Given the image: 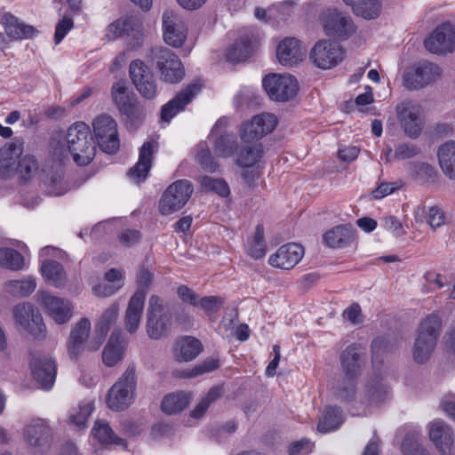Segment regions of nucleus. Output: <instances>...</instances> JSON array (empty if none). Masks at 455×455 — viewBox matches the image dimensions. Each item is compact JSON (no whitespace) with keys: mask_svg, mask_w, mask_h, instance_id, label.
<instances>
[{"mask_svg":"<svg viewBox=\"0 0 455 455\" xmlns=\"http://www.w3.org/2000/svg\"><path fill=\"white\" fill-rule=\"evenodd\" d=\"M221 396V388L219 387H212L207 395L201 399L199 403L196 406V408L191 411L190 415L194 419L201 418L208 410L211 403L215 402L218 398Z\"/></svg>","mask_w":455,"mask_h":455,"instance_id":"nucleus-52","label":"nucleus"},{"mask_svg":"<svg viewBox=\"0 0 455 455\" xmlns=\"http://www.w3.org/2000/svg\"><path fill=\"white\" fill-rule=\"evenodd\" d=\"M119 306L111 304L101 315L95 325L94 335L103 344L110 328L116 323L118 316Z\"/></svg>","mask_w":455,"mask_h":455,"instance_id":"nucleus-34","label":"nucleus"},{"mask_svg":"<svg viewBox=\"0 0 455 455\" xmlns=\"http://www.w3.org/2000/svg\"><path fill=\"white\" fill-rule=\"evenodd\" d=\"M201 92V85L190 84L179 92L166 104L162 106L160 118L162 122L169 123L178 113L184 110L187 105Z\"/></svg>","mask_w":455,"mask_h":455,"instance_id":"nucleus-21","label":"nucleus"},{"mask_svg":"<svg viewBox=\"0 0 455 455\" xmlns=\"http://www.w3.org/2000/svg\"><path fill=\"white\" fill-rule=\"evenodd\" d=\"M193 191V186L188 180H179L171 184L159 201L161 214L169 215L180 210L188 202Z\"/></svg>","mask_w":455,"mask_h":455,"instance_id":"nucleus-8","label":"nucleus"},{"mask_svg":"<svg viewBox=\"0 0 455 455\" xmlns=\"http://www.w3.org/2000/svg\"><path fill=\"white\" fill-rule=\"evenodd\" d=\"M136 385V367L130 364L108 392L106 403L108 408L116 411L127 409L134 400Z\"/></svg>","mask_w":455,"mask_h":455,"instance_id":"nucleus-4","label":"nucleus"},{"mask_svg":"<svg viewBox=\"0 0 455 455\" xmlns=\"http://www.w3.org/2000/svg\"><path fill=\"white\" fill-rule=\"evenodd\" d=\"M441 76L435 63L422 61L409 68L403 76V85L409 90H419L435 82Z\"/></svg>","mask_w":455,"mask_h":455,"instance_id":"nucleus-13","label":"nucleus"},{"mask_svg":"<svg viewBox=\"0 0 455 455\" xmlns=\"http://www.w3.org/2000/svg\"><path fill=\"white\" fill-rule=\"evenodd\" d=\"M325 34L341 40L347 39L356 30L352 18L337 9H327L321 14Z\"/></svg>","mask_w":455,"mask_h":455,"instance_id":"nucleus-11","label":"nucleus"},{"mask_svg":"<svg viewBox=\"0 0 455 455\" xmlns=\"http://www.w3.org/2000/svg\"><path fill=\"white\" fill-rule=\"evenodd\" d=\"M121 331L114 330L111 333L110 339L103 349L102 360L103 363L112 367L123 359L124 348L120 341Z\"/></svg>","mask_w":455,"mask_h":455,"instance_id":"nucleus-33","label":"nucleus"},{"mask_svg":"<svg viewBox=\"0 0 455 455\" xmlns=\"http://www.w3.org/2000/svg\"><path fill=\"white\" fill-rule=\"evenodd\" d=\"M177 359L188 362L195 359L202 351L201 341L193 337H185L177 343Z\"/></svg>","mask_w":455,"mask_h":455,"instance_id":"nucleus-40","label":"nucleus"},{"mask_svg":"<svg viewBox=\"0 0 455 455\" xmlns=\"http://www.w3.org/2000/svg\"><path fill=\"white\" fill-rule=\"evenodd\" d=\"M223 305L224 299L219 296H205L198 300V307L210 317L216 315Z\"/></svg>","mask_w":455,"mask_h":455,"instance_id":"nucleus-54","label":"nucleus"},{"mask_svg":"<svg viewBox=\"0 0 455 455\" xmlns=\"http://www.w3.org/2000/svg\"><path fill=\"white\" fill-rule=\"evenodd\" d=\"M111 94L114 102L127 124L136 127L142 123L144 118L143 111L137 105L135 95L127 92L124 80H119L112 85Z\"/></svg>","mask_w":455,"mask_h":455,"instance_id":"nucleus-7","label":"nucleus"},{"mask_svg":"<svg viewBox=\"0 0 455 455\" xmlns=\"http://www.w3.org/2000/svg\"><path fill=\"white\" fill-rule=\"evenodd\" d=\"M41 302L47 314L59 324L68 323L72 317V304L69 300L53 296L46 291L40 294Z\"/></svg>","mask_w":455,"mask_h":455,"instance_id":"nucleus-23","label":"nucleus"},{"mask_svg":"<svg viewBox=\"0 0 455 455\" xmlns=\"http://www.w3.org/2000/svg\"><path fill=\"white\" fill-rule=\"evenodd\" d=\"M94 437L101 443H111L124 445L125 441L116 436L109 427L108 423L104 420H97L92 430Z\"/></svg>","mask_w":455,"mask_h":455,"instance_id":"nucleus-44","label":"nucleus"},{"mask_svg":"<svg viewBox=\"0 0 455 455\" xmlns=\"http://www.w3.org/2000/svg\"><path fill=\"white\" fill-rule=\"evenodd\" d=\"M163 37L174 48L181 47L188 36V27L183 19L172 10H165L162 15Z\"/></svg>","mask_w":455,"mask_h":455,"instance_id":"nucleus-16","label":"nucleus"},{"mask_svg":"<svg viewBox=\"0 0 455 455\" xmlns=\"http://www.w3.org/2000/svg\"><path fill=\"white\" fill-rule=\"evenodd\" d=\"M442 329V319L435 314L427 315L416 331L412 356L415 363H425L429 360L437 344Z\"/></svg>","mask_w":455,"mask_h":455,"instance_id":"nucleus-1","label":"nucleus"},{"mask_svg":"<svg viewBox=\"0 0 455 455\" xmlns=\"http://www.w3.org/2000/svg\"><path fill=\"white\" fill-rule=\"evenodd\" d=\"M453 432L450 426L437 420L431 424L429 437L443 455H451Z\"/></svg>","mask_w":455,"mask_h":455,"instance_id":"nucleus-28","label":"nucleus"},{"mask_svg":"<svg viewBox=\"0 0 455 455\" xmlns=\"http://www.w3.org/2000/svg\"><path fill=\"white\" fill-rule=\"evenodd\" d=\"M413 172L422 182L433 180L436 174L435 168L427 163H419L414 164Z\"/></svg>","mask_w":455,"mask_h":455,"instance_id":"nucleus-58","label":"nucleus"},{"mask_svg":"<svg viewBox=\"0 0 455 455\" xmlns=\"http://www.w3.org/2000/svg\"><path fill=\"white\" fill-rule=\"evenodd\" d=\"M129 74L132 84L141 95L147 100H153L158 92V86L154 74L140 60H134L130 63Z\"/></svg>","mask_w":455,"mask_h":455,"instance_id":"nucleus-12","label":"nucleus"},{"mask_svg":"<svg viewBox=\"0 0 455 455\" xmlns=\"http://www.w3.org/2000/svg\"><path fill=\"white\" fill-rule=\"evenodd\" d=\"M427 221L431 228H437L444 224L445 215L440 208L433 206L428 210Z\"/></svg>","mask_w":455,"mask_h":455,"instance_id":"nucleus-62","label":"nucleus"},{"mask_svg":"<svg viewBox=\"0 0 455 455\" xmlns=\"http://www.w3.org/2000/svg\"><path fill=\"white\" fill-rule=\"evenodd\" d=\"M63 172L60 164L52 166L51 170L45 168L42 170L40 179L47 186V191L52 196H61L65 189L61 187Z\"/></svg>","mask_w":455,"mask_h":455,"instance_id":"nucleus-35","label":"nucleus"},{"mask_svg":"<svg viewBox=\"0 0 455 455\" xmlns=\"http://www.w3.org/2000/svg\"><path fill=\"white\" fill-rule=\"evenodd\" d=\"M361 347L355 343L349 345L340 354V363L345 376L358 378L362 373Z\"/></svg>","mask_w":455,"mask_h":455,"instance_id":"nucleus-29","label":"nucleus"},{"mask_svg":"<svg viewBox=\"0 0 455 455\" xmlns=\"http://www.w3.org/2000/svg\"><path fill=\"white\" fill-rule=\"evenodd\" d=\"M387 390L379 377L369 379L364 388V398L369 403H378L387 397Z\"/></svg>","mask_w":455,"mask_h":455,"instance_id":"nucleus-42","label":"nucleus"},{"mask_svg":"<svg viewBox=\"0 0 455 455\" xmlns=\"http://www.w3.org/2000/svg\"><path fill=\"white\" fill-rule=\"evenodd\" d=\"M303 255L304 248L300 244L290 243L281 246L272 254L268 262L272 267L289 270L301 260Z\"/></svg>","mask_w":455,"mask_h":455,"instance_id":"nucleus-24","label":"nucleus"},{"mask_svg":"<svg viewBox=\"0 0 455 455\" xmlns=\"http://www.w3.org/2000/svg\"><path fill=\"white\" fill-rule=\"evenodd\" d=\"M219 367V362L215 359H209L203 362L201 364L195 366L189 371L185 373L187 378H194L206 372H211Z\"/></svg>","mask_w":455,"mask_h":455,"instance_id":"nucleus-59","label":"nucleus"},{"mask_svg":"<svg viewBox=\"0 0 455 455\" xmlns=\"http://www.w3.org/2000/svg\"><path fill=\"white\" fill-rule=\"evenodd\" d=\"M66 140L68 150L77 165L84 166L92 161L96 147L87 124L83 122L72 124L68 130Z\"/></svg>","mask_w":455,"mask_h":455,"instance_id":"nucleus-3","label":"nucleus"},{"mask_svg":"<svg viewBox=\"0 0 455 455\" xmlns=\"http://www.w3.org/2000/svg\"><path fill=\"white\" fill-rule=\"evenodd\" d=\"M153 279V274L149 271L148 267L144 265H141L137 272V285L138 289L136 291H142L144 294V299H146L147 290L151 284Z\"/></svg>","mask_w":455,"mask_h":455,"instance_id":"nucleus-57","label":"nucleus"},{"mask_svg":"<svg viewBox=\"0 0 455 455\" xmlns=\"http://www.w3.org/2000/svg\"><path fill=\"white\" fill-rule=\"evenodd\" d=\"M196 158L202 168L206 172H214L219 168L218 163L214 160L206 145H199Z\"/></svg>","mask_w":455,"mask_h":455,"instance_id":"nucleus-56","label":"nucleus"},{"mask_svg":"<svg viewBox=\"0 0 455 455\" xmlns=\"http://www.w3.org/2000/svg\"><path fill=\"white\" fill-rule=\"evenodd\" d=\"M401 449L404 455H417L419 451L422 453L424 451L419 443L414 440L413 436L411 435H405Z\"/></svg>","mask_w":455,"mask_h":455,"instance_id":"nucleus-63","label":"nucleus"},{"mask_svg":"<svg viewBox=\"0 0 455 455\" xmlns=\"http://www.w3.org/2000/svg\"><path fill=\"white\" fill-rule=\"evenodd\" d=\"M3 24L6 35L12 40L29 39L37 34L33 26L25 24L11 13L4 14Z\"/></svg>","mask_w":455,"mask_h":455,"instance_id":"nucleus-31","label":"nucleus"},{"mask_svg":"<svg viewBox=\"0 0 455 455\" xmlns=\"http://www.w3.org/2000/svg\"><path fill=\"white\" fill-rule=\"evenodd\" d=\"M351 7L356 15L371 20L379 16L381 4L379 0H359Z\"/></svg>","mask_w":455,"mask_h":455,"instance_id":"nucleus-48","label":"nucleus"},{"mask_svg":"<svg viewBox=\"0 0 455 455\" xmlns=\"http://www.w3.org/2000/svg\"><path fill=\"white\" fill-rule=\"evenodd\" d=\"M138 21L132 17H125L121 20H117L109 24L106 29V37L111 41L121 36L124 33H128L130 30H133L137 26Z\"/></svg>","mask_w":455,"mask_h":455,"instance_id":"nucleus-47","label":"nucleus"},{"mask_svg":"<svg viewBox=\"0 0 455 455\" xmlns=\"http://www.w3.org/2000/svg\"><path fill=\"white\" fill-rule=\"evenodd\" d=\"M13 315L17 323L35 339L44 337L45 325L43 317L32 304H18L13 309Z\"/></svg>","mask_w":455,"mask_h":455,"instance_id":"nucleus-15","label":"nucleus"},{"mask_svg":"<svg viewBox=\"0 0 455 455\" xmlns=\"http://www.w3.org/2000/svg\"><path fill=\"white\" fill-rule=\"evenodd\" d=\"M39 164L37 159L31 155L21 156L14 166V171L23 180H31L38 172Z\"/></svg>","mask_w":455,"mask_h":455,"instance_id":"nucleus-45","label":"nucleus"},{"mask_svg":"<svg viewBox=\"0 0 455 455\" xmlns=\"http://www.w3.org/2000/svg\"><path fill=\"white\" fill-rule=\"evenodd\" d=\"M73 27V20L69 17H63V19H61L56 25L54 33V43L56 44H59Z\"/></svg>","mask_w":455,"mask_h":455,"instance_id":"nucleus-60","label":"nucleus"},{"mask_svg":"<svg viewBox=\"0 0 455 455\" xmlns=\"http://www.w3.org/2000/svg\"><path fill=\"white\" fill-rule=\"evenodd\" d=\"M91 322L88 318L78 321L70 331L67 341L68 356L72 360L78 359L85 351L95 352L101 347L100 340L95 335L89 339Z\"/></svg>","mask_w":455,"mask_h":455,"instance_id":"nucleus-6","label":"nucleus"},{"mask_svg":"<svg viewBox=\"0 0 455 455\" xmlns=\"http://www.w3.org/2000/svg\"><path fill=\"white\" fill-rule=\"evenodd\" d=\"M356 379L357 378L345 376L335 388V396L341 401H352L355 396Z\"/></svg>","mask_w":455,"mask_h":455,"instance_id":"nucleus-51","label":"nucleus"},{"mask_svg":"<svg viewBox=\"0 0 455 455\" xmlns=\"http://www.w3.org/2000/svg\"><path fill=\"white\" fill-rule=\"evenodd\" d=\"M24 140L21 137H15L12 141L5 143L0 149V172L6 174L13 172L14 166L21 157Z\"/></svg>","mask_w":455,"mask_h":455,"instance_id":"nucleus-26","label":"nucleus"},{"mask_svg":"<svg viewBox=\"0 0 455 455\" xmlns=\"http://www.w3.org/2000/svg\"><path fill=\"white\" fill-rule=\"evenodd\" d=\"M201 184L206 190L215 192L220 196H227L230 192L227 182L220 179L204 176L202 178Z\"/></svg>","mask_w":455,"mask_h":455,"instance_id":"nucleus-55","label":"nucleus"},{"mask_svg":"<svg viewBox=\"0 0 455 455\" xmlns=\"http://www.w3.org/2000/svg\"><path fill=\"white\" fill-rule=\"evenodd\" d=\"M313 445L308 440H299L291 443L289 447L290 455H307L312 451Z\"/></svg>","mask_w":455,"mask_h":455,"instance_id":"nucleus-64","label":"nucleus"},{"mask_svg":"<svg viewBox=\"0 0 455 455\" xmlns=\"http://www.w3.org/2000/svg\"><path fill=\"white\" fill-rule=\"evenodd\" d=\"M247 251L254 259H260L266 254V243L264 241V227L258 224L255 228L254 237L248 241Z\"/></svg>","mask_w":455,"mask_h":455,"instance_id":"nucleus-49","label":"nucleus"},{"mask_svg":"<svg viewBox=\"0 0 455 455\" xmlns=\"http://www.w3.org/2000/svg\"><path fill=\"white\" fill-rule=\"evenodd\" d=\"M29 362L33 378L40 384L43 389H51L56 378V363L54 360L45 355L31 353Z\"/></svg>","mask_w":455,"mask_h":455,"instance_id":"nucleus-20","label":"nucleus"},{"mask_svg":"<svg viewBox=\"0 0 455 455\" xmlns=\"http://www.w3.org/2000/svg\"><path fill=\"white\" fill-rule=\"evenodd\" d=\"M262 85L268 97L275 101L285 102L293 99L299 91V84L291 75H267Z\"/></svg>","mask_w":455,"mask_h":455,"instance_id":"nucleus-9","label":"nucleus"},{"mask_svg":"<svg viewBox=\"0 0 455 455\" xmlns=\"http://www.w3.org/2000/svg\"><path fill=\"white\" fill-rule=\"evenodd\" d=\"M177 294L182 302L198 307L199 296L187 285H180L177 289Z\"/></svg>","mask_w":455,"mask_h":455,"instance_id":"nucleus-61","label":"nucleus"},{"mask_svg":"<svg viewBox=\"0 0 455 455\" xmlns=\"http://www.w3.org/2000/svg\"><path fill=\"white\" fill-rule=\"evenodd\" d=\"M343 57V48L337 43L325 39L318 41L309 54L310 60L322 69H329L337 66Z\"/></svg>","mask_w":455,"mask_h":455,"instance_id":"nucleus-14","label":"nucleus"},{"mask_svg":"<svg viewBox=\"0 0 455 455\" xmlns=\"http://www.w3.org/2000/svg\"><path fill=\"white\" fill-rule=\"evenodd\" d=\"M276 125L277 118L273 114L257 115L251 122L243 124L240 138L244 143H253L272 132Z\"/></svg>","mask_w":455,"mask_h":455,"instance_id":"nucleus-17","label":"nucleus"},{"mask_svg":"<svg viewBox=\"0 0 455 455\" xmlns=\"http://www.w3.org/2000/svg\"><path fill=\"white\" fill-rule=\"evenodd\" d=\"M152 64L159 70L161 78L168 84H178L185 76V68L178 57L169 48L154 47L149 54Z\"/></svg>","mask_w":455,"mask_h":455,"instance_id":"nucleus-5","label":"nucleus"},{"mask_svg":"<svg viewBox=\"0 0 455 455\" xmlns=\"http://www.w3.org/2000/svg\"><path fill=\"white\" fill-rule=\"evenodd\" d=\"M144 304L145 299L143 291H135L128 302L124 316L125 329L130 333H134L139 328Z\"/></svg>","mask_w":455,"mask_h":455,"instance_id":"nucleus-30","label":"nucleus"},{"mask_svg":"<svg viewBox=\"0 0 455 455\" xmlns=\"http://www.w3.org/2000/svg\"><path fill=\"white\" fill-rule=\"evenodd\" d=\"M172 305L158 295H151L146 312V332L152 339L168 337L172 327Z\"/></svg>","mask_w":455,"mask_h":455,"instance_id":"nucleus-2","label":"nucleus"},{"mask_svg":"<svg viewBox=\"0 0 455 455\" xmlns=\"http://www.w3.org/2000/svg\"><path fill=\"white\" fill-rule=\"evenodd\" d=\"M419 105L404 100L396 106V114L404 132L411 138H417L421 131L423 120Z\"/></svg>","mask_w":455,"mask_h":455,"instance_id":"nucleus-19","label":"nucleus"},{"mask_svg":"<svg viewBox=\"0 0 455 455\" xmlns=\"http://www.w3.org/2000/svg\"><path fill=\"white\" fill-rule=\"evenodd\" d=\"M252 41L248 36L240 37L228 51L227 60L233 62L245 60L252 52Z\"/></svg>","mask_w":455,"mask_h":455,"instance_id":"nucleus-41","label":"nucleus"},{"mask_svg":"<svg viewBox=\"0 0 455 455\" xmlns=\"http://www.w3.org/2000/svg\"><path fill=\"white\" fill-rule=\"evenodd\" d=\"M343 422V413L337 406H328L317 425L320 433H328L339 427Z\"/></svg>","mask_w":455,"mask_h":455,"instance_id":"nucleus-38","label":"nucleus"},{"mask_svg":"<svg viewBox=\"0 0 455 455\" xmlns=\"http://www.w3.org/2000/svg\"><path fill=\"white\" fill-rule=\"evenodd\" d=\"M98 146L103 152L113 155L120 147L116 121L107 114L97 116L92 123Z\"/></svg>","mask_w":455,"mask_h":455,"instance_id":"nucleus-10","label":"nucleus"},{"mask_svg":"<svg viewBox=\"0 0 455 455\" xmlns=\"http://www.w3.org/2000/svg\"><path fill=\"white\" fill-rule=\"evenodd\" d=\"M94 410L92 402L84 401L79 404L78 411H74L70 415V420L79 427H84L90 415Z\"/></svg>","mask_w":455,"mask_h":455,"instance_id":"nucleus-53","label":"nucleus"},{"mask_svg":"<svg viewBox=\"0 0 455 455\" xmlns=\"http://www.w3.org/2000/svg\"><path fill=\"white\" fill-rule=\"evenodd\" d=\"M24 439L36 451H43L51 445L52 432L44 419L32 420L24 428Z\"/></svg>","mask_w":455,"mask_h":455,"instance_id":"nucleus-22","label":"nucleus"},{"mask_svg":"<svg viewBox=\"0 0 455 455\" xmlns=\"http://www.w3.org/2000/svg\"><path fill=\"white\" fill-rule=\"evenodd\" d=\"M237 148L238 142L234 134L224 133L214 140V149L220 156L229 157L237 151Z\"/></svg>","mask_w":455,"mask_h":455,"instance_id":"nucleus-46","label":"nucleus"},{"mask_svg":"<svg viewBox=\"0 0 455 455\" xmlns=\"http://www.w3.org/2000/svg\"><path fill=\"white\" fill-rule=\"evenodd\" d=\"M263 155V148L260 143L244 146L240 150L236 164L242 167H251L256 164Z\"/></svg>","mask_w":455,"mask_h":455,"instance_id":"nucleus-43","label":"nucleus"},{"mask_svg":"<svg viewBox=\"0 0 455 455\" xmlns=\"http://www.w3.org/2000/svg\"><path fill=\"white\" fill-rule=\"evenodd\" d=\"M355 237V230L351 227L339 225L325 232L323 241L331 248H341L352 243Z\"/></svg>","mask_w":455,"mask_h":455,"instance_id":"nucleus-32","label":"nucleus"},{"mask_svg":"<svg viewBox=\"0 0 455 455\" xmlns=\"http://www.w3.org/2000/svg\"><path fill=\"white\" fill-rule=\"evenodd\" d=\"M43 276L47 283L55 286L62 287L66 282V273L62 265L55 260H46L41 267Z\"/></svg>","mask_w":455,"mask_h":455,"instance_id":"nucleus-37","label":"nucleus"},{"mask_svg":"<svg viewBox=\"0 0 455 455\" xmlns=\"http://www.w3.org/2000/svg\"><path fill=\"white\" fill-rule=\"evenodd\" d=\"M276 55L283 66L293 67L303 60L306 49L299 40L294 37H286L278 44Z\"/></svg>","mask_w":455,"mask_h":455,"instance_id":"nucleus-25","label":"nucleus"},{"mask_svg":"<svg viewBox=\"0 0 455 455\" xmlns=\"http://www.w3.org/2000/svg\"><path fill=\"white\" fill-rule=\"evenodd\" d=\"M190 395L185 392L172 393L165 395L161 408L167 414H175L184 410L189 403Z\"/></svg>","mask_w":455,"mask_h":455,"instance_id":"nucleus-39","label":"nucleus"},{"mask_svg":"<svg viewBox=\"0 0 455 455\" xmlns=\"http://www.w3.org/2000/svg\"><path fill=\"white\" fill-rule=\"evenodd\" d=\"M153 143L146 141L140 150L139 161L128 172V176L136 183L145 181L152 167Z\"/></svg>","mask_w":455,"mask_h":455,"instance_id":"nucleus-27","label":"nucleus"},{"mask_svg":"<svg viewBox=\"0 0 455 455\" xmlns=\"http://www.w3.org/2000/svg\"><path fill=\"white\" fill-rule=\"evenodd\" d=\"M438 158L444 174L455 180V141L443 144L438 150Z\"/></svg>","mask_w":455,"mask_h":455,"instance_id":"nucleus-36","label":"nucleus"},{"mask_svg":"<svg viewBox=\"0 0 455 455\" xmlns=\"http://www.w3.org/2000/svg\"><path fill=\"white\" fill-rule=\"evenodd\" d=\"M426 49L435 54L445 55L455 50V27L449 23L439 25L424 42Z\"/></svg>","mask_w":455,"mask_h":455,"instance_id":"nucleus-18","label":"nucleus"},{"mask_svg":"<svg viewBox=\"0 0 455 455\" xmlns=\"http://www.w3.org/2000/svg\"><path fill=\"white\" fill-rule=\"evenodd\" d=\"M24 265L23 256L11 248L0 249V266L12 270H19Z\"/></svg>","mask_w":455,"mask_h":455,"instance_id":"nucleus-50","label":"nucleus"}]
</instances>
